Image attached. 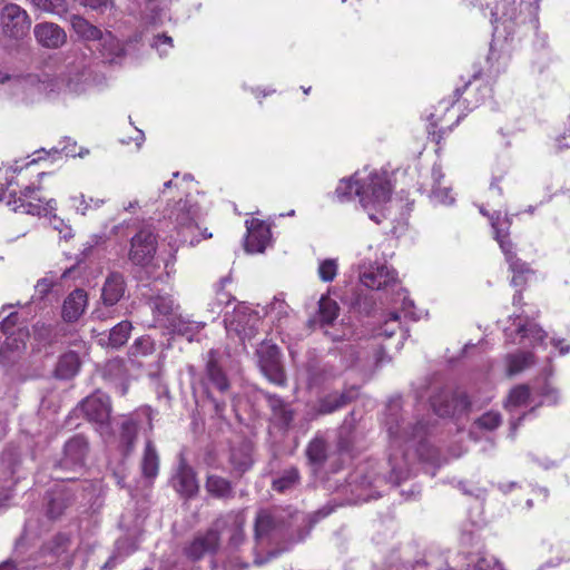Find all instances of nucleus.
<instances>
[{"label":"nucleus","instance_id":"nucleus-6","mask_svg":"<svg viewBox=\"0 0 570 570\" xmlns=\"http://www.w3.org/2000/svg\"><path fill=\"white\" fill-rule=\"evenodd\" d=\"M431 405L441 417L465 413L481 406L476 400L461 390L440 392L431 399Z\"/></svg>","mask_w":570,"mask_h":570},{"label":"nucleus","instance_id":"nucleus-24","mask_svg":"<svg viewBox=\"0 0 570 570\" xmlns=\"http://www.w3.org/2000/svg\"><path fill=\"white\" fill-rule=\"evenodd\" d=\"M354 413L351 412L343 421L337 431V449L340 452L352 453L358 443Z\"/></svg>","mask_w":570,"mask_h":570},{"label":"nucleus","instance_id":"nucleus-58","mask_svg":"<svg viewBox=\"0 0 570 570\" xmlns=\"http://www.w3.org/2000/svg\"><path fill=\"white\" fill-rule=\"evenodd\" d=\"M513 262H517L515 263V266H511L510 265V268L514 272V273H519V274H523L525 272H529V267L528 265L520 261L515 255H514V258H513Z\"/></svg>","mask_w":570,"mask_h":570},{"label":"nucleus","instance_id":"nucleus-19","mask_svg":"<svg viewBox=\"0 0 570 570\" xmlns=\"http://www.w3.org/2000/svg\"><path fill=\"white\" fill-rule=\"evenodd\" d=\"M219 534L226 528H230L229 544L234 548L239 547L245 541V518L240 513L229 512L217 518L214 522Z\"/></svg>","mask_w":570,"mask_h":570},{"label":"nucleus","instance_id":"nucleus-60","mask_svg":"<svg viewBox=\"0 0 570 570\" xmlns=\"http://www.w3.org/2000/svg\"><path fill=\"white\" fill-rule=\"evenodd\" d=\"M232 302V296L224 292L223 289L217 292V304L220 305H228Z\"/></svg>","mask_w":570,"mask_h":570},{"label":"nucleus","instance_id":"nucleus-52","mask_svg":"<svg viewBox=\"0 0 570 570\" xmlns=\"http://www.w3.org/2000/svg\"><path fill=\"white\" fill-rule=\"evenodd\" d=\"M540 395L543 396L544 402L548 404H557L559 400L558 391L550 385L549 383H544L541 387Z\"/></svg>","mask_w":570,"mask_h":570},{"label":"nucleus","instance_id":"nucleus-27","mask_svg":"<svg viewBox=\"0 0 570 570\" xmlns=\"http://www.w3.org/2000/svg\"><path fill=\"white\" fill-rule=\"evenodd\" d=\"M167 326L173 333L185 336L188 341H193V337L206 326V323L191 320L181 314H176L169 318Z\"/></svg>","mask_w":570,"mask_h":570},{"label":"nucleus","instance_id":"nucleus-30","mask_svg":"<svg viewBox=\"0 0 570 570\" xmlns=\"http://www.w3.org/2000/svg\"><path fill=\"white\" fill-rule=\"evenodd\" d=\"M141 474L145 479L153 480L159 471V455L153 441L146 439L145 449L140 460Z\"/></svg>","mask_w":570,"mask_h":570},{"label":"nucleus","instance_id":"nucleus-61","mask_svg":"<svg viewBox=\"0 0 570 570\" xmlns=\"http://www.w3.org/2000/svg\"><path fill=\"white\" fill-rule=\"evenodd\" d=\"M552 344H553L557 348H559V352H560L561 354H566V353L570 352V345H566V344H564V340H560V338H558V340H557V338H553V340H552Z\"/></svg>","mask_w":570,"mask_h":570},{"label":"nucleus","instance_id":"nucleus-7","mask_svg":"<svg viewBox=\"0 0 570 570\" xmlns=\"http://www.w3.org/2000/svg\"><path fill=\"white\" fill-rule=\"evenodd\" d=\"M155 228L146 224L130 239L129 261L137 266H148L157 252Z\"/></svg>","mask_w":570,"mask_h":570},{"label":"nucleus","instance_id":"nucleus-31","mask_svg":"<svg viewBox=\"0 0 570 570\" xmlns=\"http://www.w3.org/2000/svg\"><path fill=\"white\" fill-rule=\"evenodd\" d=\"M70 23L72 30L77 33V36L88 42H96L99 37H102V30L97 26L90 23L87 19L81 16L73 14L70 18Z\"/></svg>","mask_w":570,"mask_h":570},{"label":"nucleus","instance_id":"nucleus-4","mask_svg":"<svg viewBox=\"0 0 570 570\" xmlns=\"http://www.w3.org/2000/svg\"><path fill=\"white\" fill-rule=\"evenodd\" d=\"M40 188L35 186H26L19 194L10 191L8 197V206H11L13 212H20L33 216L47 215L55 209L53 199H45L39 196Z\"/></svg>","mask_w":570,"mask_h":570},{"label":"nucleus","instance_id":"nucleus-15","mask_svg":"<svg viewBox=\"0 0 570 570\" xmlns=\"http://www.w3.org/2000/svg\"><path fill=\"white\" fill-rule=\"evenodd\" d=\"M245 249L248 253H263L271 239V228L264 222L253 218L246 222Z\"/></svg>","mask_w":570,"mask_h":570},{"label":"nucleus","instance_id":"nucleus-42","mask_svg":"<svg viewBox=\"0 0 570 570\" xmlns=\"http://www.w3.org/2000/svg\"><path fill=\"white\" fill-rule=\"evenodd\" d=\"M389 461L391 465L389 481L394 485H399L401 481L407 479L410 475L407 464L405 462L402 464L399 463L396 455H391Z\"/></svg>","mask_w":570,"mask_h":570},{"label":"nucleus","instance_id":"nucleus-40","mask_svg":"<svg viewBox=\"0 0 570 570\" xmlns=\"http://www.w3.org/2000/svg\"><path fill=\"white\" fill-rule=\"evenodd\" d=\"M534 363V356L530 352H519L508 356V371L514 375Z\"/></svg>","mask_w":570,"mask_h":570},{"label":"nucleus","instance_id":"nucleus-38","mask_svg":"<svg viewBox=\"0 0 570 570\" xmlns=\"http://www.w3.org/2000/svg\"><path fill=\"white\" fill-rule=\"evenodd\" d=\"M131 328V323L128 321H121L115 325L109 332L108 346L119 348L125 345L129 338Z\"/></svg>","mask_w":570,"mask_h":570},{"label":"nucleus","instance_id":"nucleus-63","mask_svg":"<svg viewBox=\"0 0 570 570\" xmlns=\"http://www.w3.org/2000/svg\"><path fill=\"white\" fill-rule=\"evenodd\" d=\"M0 570H18V566L12 560H6L0 563Z\"/></svg>","mask_w":570,"mask_h":570},{"label":"nucleus","instance_id":"nucleus-21","mask_svg":"<svg viewBox=\"0 0 570 570\" xmlns=\"http://www.w3.org/2000/svg\"><path fill=\"white\" fill-rule=\"evenodd\" d=\"M171 483L176 492L185 499L195 497L199 489L195 471L184 463L179 465Z\"/></svg>","mask_w":570,"mask_h":570},{"label":"nucleus","instance_id":"nucleus-49","mask_svg":"<svg viewBox=\"0 0 570 570\" xmlns=\"http://www.w3.org/2000/svg\"><path fill=\"white\" fill-rule=\"evenodd\" d=\"M470 570H503L498 559L492 556L479 557Z\"/></svg>","mask_w":570,"mask_h":570},{"label":"nucleus","instance_id":"nucleus-3","mask_svg":"<svg viewBox=\"0 0 570 570\" xmlns=\"http://www.w3.org/2000/svg\"><path fill=\"white\" fill-rule=\"evenodd\" d=\"M203 384L206 389L207 397L214 405L215 413L222 416L226 407V402L225 400L215 399L210 394V389L217 390L220 394H226L230 389V382L219 364L218 352L216 350H210L207 353Z\"/></svg>","mask_w":570,"mask_h":570},{"label":"nucleus","instance_id":"nucleus-26","mask_svg":"<svg viewBox=\"0 0 570 570\" xmlns=\"http://www.w3.org/2000/svg\"><path fill=\"white\" fill-rule=\"evenodd\" d=\"M259 393L266 399L267 404L273 412V415L277 423L283 428H288L294 420V412L282 397L275 394H271L263 390Z\"/></svg>","mask_w":570,"mask_h":570},{"label":"nucleus","instance_id":"nucleus-44","mask_svg":"<svg viewBox=\"0 0 570 570\" xmlns=\"http://www.w3.org/2000/svg\"><path fill=\"white\" fill-rule=\"evenodd\" d=\"M502 422L501 414L499 412L489 411L475 420L474 424L482 430L493 431Z\"/></svg>","mask_w":570,"mask_h":570},{"label":"nucleus","instance_id":"nucleus-48","mask_svg":"<svg viewBox=\"0 0 570 570\" xmlns=\"http://www.w3.org/2000/svg\"><path fill=\"white\" fill-rule=\"evenodd\" d=\"M361 186L358 180L342 179L336 187L335 194L340 200L350 199L355 195V187Z\"/></svg>","mask_w":570,"mask_h":570},{"label":"nucleus","instance_id":"nucleus-53","mask_svg":"<svg viewBox=\"0 0 570 570\" xmlns=\"http://www.w3.org/2000/svg\"><path fill=\"white\" fill-rule=\"evenodd\" d=\"M85 7L92 10L105 11L107 8L112 7V0H79Z\"/></svg>","mask_w":570,"mask_h":570},{"label":"nucleus","instance_id":"nucleus-56","mask_svg":"<svg viewBox=\"0 0 570 570\" xmlns=\"http://www.w3.org/2000/svg\"><path fill=\"white\" fill-rule=\"evenodd\" d=\"M334 511V508L332 505H324L323 508L315 511L311 518V521L313 523L317 522L318 520L326 518Z\"/></svg>","mask_w":570,"mask_h":570},{"label":"nucleus","instance_id":"nucleus-16","mask_svg":"<svg viewBox=\"0 0 570 570\" xmlns=\"http://www.w3.org/2000/svg\"><path fill=\"white\" fill-rule=\"evenodd\" d=\"M199 207L190 199H179L176 202L168 214V218L175 224L177 228H193L196 227V219L198 218Z\"/></svg>","mask_w":570,"mask_h":570},{"label":"nucleus","instance_id":"nucleus-28","mask_svg":"<svg viewBox=\"0 0 570 570\" xmlns=\"http://www.w3.org/2000/svg\"><path fill=\"white\" fill-rule=\"evenodd\" d=\"M127 375L128 370L126 367L125 360L120 357L108 360L101 367L102 379L116 386H120L122 394L126 391L124 382Z\"/></svg>","mask_w":570,"mask_h":570},{"label":"nucleus","instance_id":"nucleus-11","mask_svg":"<svg viewBox=\"0 0 570 570\" xmlns=\"http://www.w3.org/2000/svg\"><path fill=\"white\" fill-rule=\"evenodd\" d=\"M77 410H80L89 422L105 425L110 419V397L100 391H96L91 395L83 399L79 403Z\"/></svg>","mask_w":570,"mask_h":570},{"label":"nucleus","instance_id":"nucleus-35","mask_svg":"<svg viewBox=\"0 0 570 570\" xmlns=\"http://www.w3.org/2000/svg\"><path fill=\"white\" fill-rule=\"evenodd\" d=\"M89 73L85 70L71 71L62 78L66 89L70 94H82L89 87Z\"/></svg>","mask_w":570,"mask_h":570},{"label":"nucleus","instance_id":"nucleus-12","mask_svg":"<svg viewBox=\"0 0 570 570\" xmlns=\"http://www.w3.org/2000/svg\"><path fill=\"white\" fill-rule=\"evenodd\" d=\"M219 534L213 524L204 533L195 535L193 541L184 549L186 557L193 561L200 560L205 554H213L218 550Z\"/></svg>","mask_w":570,"mask_h":570},{"label":"nucleus","instance_id":"nucleus-18","mask_svg":"<svg viewBox=\"0 0 570 570\" xmlns=\"http://www.w3.org/2000/svg\"><path fill=\"white\" fill-rule=\"evenodd\" d=\"M352 402L348 391H333L321 396L314 404L313 417L332 414Z\"/></svg>","mask_w":570,"mask_h":570},{"label":"nucleus","instance_id":"nucleus-22","mask_svg":"<svg viewBox=\"0 0 570 570\" xmlns=\"http://www.w3.org/2000/svg\"><path fill=\"white\" fill-rule=\"evenodd\" d=\"M88 304V295L85 289L76 288L63 301L61 316L63 321L73 323L83 314Z\"/></svg>","mask_w":570,"mask_h":570},{"label":"nucleus","instance_id":"nucleus-8","mask_svg":"<svg viewBox=\"0 0 570 570\" xmlns=\"http://www.w3.org/2000/svg\"><path fill=\"white\" fill-rule=\"evenodd\" d=\"M0 26L4 36L11 39H22L31 28L28 12L16 3H8L1 9Z\"/></svg>","mask_w":570,"mask_h":570},{"label":"nucleus","instance_id":"nucleus-55","mask_svg":"<svg viewBox=\"0 0 570 570\" xmlns=\"http://www.w3.org/2000/svg\"><path fill=\"white\" fill-rule=\"evenodd\" d=\"M286 550H287V548L273 549V550L268 551V553H267V556L265 558L256 556L255 559H254V564L262 566V564L266 563L267 561L272 560L273 558L278 557L282 552H284Z\"/></svg>","mask_w":570,"mask_h":570},{"label":"nucleus","instance_id":"nucleus-39","mask_svg":"<svg viewBox=\"0 0 570 570\" xmlns=\"http://www.w3.org/2000/svg\"><path fill=\"white\" fill-rule=\"evenodd\" d=\"M338 304L327 297L322 296L318 302V315H320V322L322 325H331L338 316Z\"/></svg>","mask_w":570,"mask_h":570},{"label":"nucleus","instance_id":"nucleus-33","mask_svg":"<svg viewBox=\"0 0 570 570\" xmlns=\"http://www.w3.org/2000/svg\"><path fill=\"white\" fill-rule=\"evenodd\" d=\"M279 521L268 511L261 510L255 519V540L259 542L278 528Z\"/></svg>","mask_w":570,"mask_h":570},{"label":"nucleus","instance_id":"nucleus-10","mask_svg":"<svg viewBox=\"0 0 570 570\" xmlns=\"http://www.w3.org/2000/svg\"><path fill=\"white\" fill-rule=\"evenodd\" d=\"M355 196L364 207L371 203H385L391 196V186L387 179L377 174H371L367 179L355 187Z\"/></svg>","mask_w":570,"mask_h":570},{"label":"nucleus","instance_id":"nucleus-59","mask_svg":"<svg viewBox=\"0 0 570 570\" xmlns=\"http://www.w3.org/2000/svg\"><path fill=\"white\" fill-rule=\"evenodd\" d=\"M160 45H167L168 47H173V39L166 35H158L155 38L154 46L158 49Z\"/></svg>","mask_w":570,"mask_h":570},{"label":"nucleus","instance_id":"nucleus-36","mask_svg":"<svg viewBox=\"0 0 570 570\" xmlns=\"http://www.w3.org/2000/svg\"><path fill=\"white\" fill-rule=\"evenodd\" d=\"M299 481V472L296 468L292 466L289 469L284 470L278 476L273 480L272 488L273 490L284 493L294 487Z\"/></svg>","mask_w":570,"mask_h":570},{"label":"nucleus","instance_id":"nucleus-47","mask_svg":"<svg viewBox=\"0 0 570 570\" xmlns=\"http://www.w3.org/2000/svg\"><path fill=\"white\" fill-rule=\"evenodd\" d=\"M517 333L522 337H531L534 342H542L547 335L537 324H519Z\"/></svg>","mask_w":570,"mask_h":570},{"label":"nucleus","instance_id":"nucleus-41","mask_svg":"<svg viewBox=\"0 0 570 570\" xmlns=\"http://www.w3.org/2000/svg\"><path fill=\"white\" fill-rule=\"evenodd\" d=\"M33 7L42 12L62 16L68 11L66 0H31Z\"/></svg>","mask_w":570,"mask_h":570},{"label":"nucleus","instance_id":"nucleus-34","mask_svg":"<svg viewBox=\"0 0 570 570\" xmlns=\"http://www.w3.org/2000/svg\"><path fill=\"white\" fill-rule=\"evenodd\" d=\"M149 306L155 314L164 316L169 323V318L177 313L175 312L176 305L174 299L168 294H158L149 298Z\"/></svg>","mask_w":570,"mask_h":570},{"label":"nucleus","instance_id":"nucleus-2","mask_svg":"<svg viewBox=\"0 0 570 570\" xmlns=\"http://www.w3.org/2000/svg\"><path fill=\"white\" fill-rule=\"evenodd\" d=\"M153 414L150 406H144L122 416L119 423L118 442L124 456H129L134 452L141 430L154 429Z\"/></svg>","mask_w":570,"mask_h":570},{"label":"nucleus","instance_id":"nucleus-50","mask_svg":"<svg viewBox=\"0 0 570 570\" xmlns=\"http://www.w3.org/2000/svg\"><path fill=\"white\" fill-rule=\"evenodd\" d=\"M497 240L499 242L500 244V247L501 249L503 250L505 257H507V261L509 262V264L511 266H515V263L517 262H513V258H514V252L512 250L513 248V245L511 243V240L508 238V236L505 235H501L499 230H497V236H495Z\"/></svg>","mask_w":570,"mask_h":570},{"label":"nucleus","instance_id":"nucleus-13","mask_svg":"<svg viewBox=\"0 0 570 570\" xmlns=\"http://www.w3.org/2000/svg\"><path fill=\"white\" fill-rule=\"evenodd\" d=\"M47 515L50 519L60 518L76 500L75 490L65 484H57L47 493Z\"/></svg>","mask_w":570,"mask_h":570},{"label":"nucleus","instance_id":"nucleus-64","mask_svg":"<svg viewBox=\"0 0 570 570\" xmlns=\"http://www.w3.org/2000/svg\"><path fill=\"white\" fill-rule=\"evenodd\" d=\"M8 353H9V344L0 347V362L4 365L7 364L6 358H7Z\"/></svg>","mask_w":570,"mask_h":570},{"label":"nucleus","instance_id":"nucleus-43","mask_svg":"<svg viewBox=\"0 0 570 570\" xmlns=\"http://www.w3.org/2000/svg\"><path fill=\"white\" fill-rule=\"evenodd\" d=\"M155 352V342L150 336H141L135 340L129 348L131 356H147Z\"/></svg>","mask_w":570,"mask_h":570},{"label":"nucleus","instance_id":"nucleus-5","mask_svg":"<svg viewBox=\"0 0 570 570\" xmlns=\"http://www.w3.org/2000/svg\"><path fill=\"white\" fill-rule=\"evenodd\" d=\"M257 364L262 374L273 384L284 386L286 384V373L282 362L279 347L268 341L259 344L255 352Z\"/></svg>","mask_w":570,"mask_h":570},{"label":"nucleus","instance_id":"nucleus-45","mask_svg":"<svg viewBox=\"0 0 570 570\" xmlns=\"http://www.w3.org/2000/svg\"><path fill=\"white\" fill-rule=\"evenodd\" d=\"M530 390L527 385H518L509 393L505 406H520L528 402Z\"/></svg>","mask_w":570,"mask_h":570},{"label":"nucleus","instance_id":"nucleus-37","mask_svg":"<svg viewBox=\"0 0 570 570\" xmlns=\"http://www.w3.org/2000/svg\"><path fill=\"white\" fill-rule=\"evenodd\" d=\"M306 456L312 464L317 466L323 465L327 459V445L325 440L314 438L306 448Z\"/></svg>","mask_w":570,"mask_h":570},{"label":"nucleus","instance_id":"nucleus-1","mask_svg":"<svg viewBox=\"0 0 570 570\" xmlns=\"http://www.w3.org/2000/svg\"><path fill=\"white\" fill-rule=\"evenodd\" d=\"M89 451L90 444L86 435L75 434L67 440L61 456L53 464V471L57 473L56 478L69 481L76 480V475L67 474H78L83 471Z\"/></svg>","mask_w":570,"mask_h":570},{"label":"nucleus","instance_id":"nucleus-20","mask_svg":"<svg viewBox=\"0 0 570 570\" xmlns=\"http://www.w3.org/2000/svg\"><path fill=\"white\" fill-rule=\"evenodd\" d=\"M361 282L371 289H382L396 282V273L385 265L371 266L361 275Z\"/></svg>","mask_w":570,"mask_h":570},{"label":"nucleus","instance_id":"nucleus-62","mask_svg":"<svg viewBox=\"0 0 570 570\" xmlns=\"http://www.w3.org/2000/svg\"><path fill=\"white\" fill-rule=\"evenodd\" d=\"M8 424L7 419L0 413V441L7 435Z\"/></svg>","mask_w":570,"mask_h":570},{"label":"nucleus","instance_id":"nucleus-25","mask_svg":"<svg viewBox=\"0 0 570 570\" xmlns=\"http://www.w3.org/2000/svg\"><path fill=\"white\" fill-rule=\"evenodd\" d=\"M126 289L125 277L118 272L110 273L102 286L101 298L106 306L116 305L124 296Z\"/></svg>","mask_w":570,"mask_h":570},{"label":"nucleus","instance_id":"nucleus-54","mask_svg":"<svg viewBox=\"0 0 570 570\" xmlns=\"http://www.w3.org/2000/svg\"><path fill=\"white\" fill-rule=\"evenodd\" d=\"M55 281L50 277L39 279L35 286L36 292L39 293L40 298H43L52 288Z\"/></svg>","mask_w":570,"mask_h":570},{"label":"nucleus","instance_id":"nucleus-14","mask_svg":"<svg viewBox=\"0 0 570 570\" xmlns=\"http://www.w3.org/2000/svg\"><path fill=\"white\" fill-rule=\"evenodd\" d=\"M33 36L39 46L46 49H59L67 42L66 31L55 22H40L33 27Z\"/></svg>","mask_w":570,"mask_h":570},{"label":"nucleus","instance_id":"nucleus-29","mask_svg":"<svg viewBox=\"0 0 570 570\" xmlns=\"http://www.w3.org/2000/svg\"><path fill=\"white\" fill-rule=\"evenodd\" d=\"M205 489L215 499L230 500L235 497L232 481L217 474L207 475Z\"/></svg>","mask_w":570,"mask_h":570},{"label":"nucleus","instance_id":"nucleus-46","mask_svg":"<svg viewBox=\"0 0 570 570\" xmlns=\"http://www.w3.org/2000/svg\"><path fill=\"white\" fill-rule=\"evenodd\" d=\"M337 261L334 258H327L320 263L318 266V276L320 278L325 282H332L336 275H337Z\"/></svg>","mask_w":570,"mask_h":570},{"label":"nucleus","instance_id":"nucleus-17","mask_svg":"<svg viewBox=\"0 0 570 570\" xmlns=\"http://www.w3.org/2000/svg\"><path fill=\"white\" fill-rule=\"evenodd\" d=\"M95 48L107 63H119L126 56L124 45L108 30L95 42Z\"/></svg>","mask_w":570,"mask_h":570},{"label":"nucleus","instance_id":"nucleus-23","mask_svg":"<svg viewBox=\"0 0 570 570\" xmlns=\"http://www.w3.org/2000/svg\"><path fill=\"white\" fill-rule=\"evenodd\" d=\"M252 445L247 442H242L230 449L228 461L235 476L242 478L252 468Z\"/></svg>","mask_w":570,"mask_h":570},{"label":"nucleus","instance_id":"nucleus-51","mask_svg":"<svg viewBox=\"0 0 570 570\" xmlns=\"http://www.w3.org/2000/svg\"><path fill=\"white\" fill-rule=\"evenodd\" d=\"M451 189L448 187H441L440 184L434 186L432 189V198L440 204H452L453 197L450 195Z\"/></svg>","mask_w":570,"mask_h":570},{"label":"nucleus","instance_id":"nucleus-32","mask_svg":"<svg viewBox=\"0 0 570 570\" xmlns=\"http://www.w3.org/2000/svg\"><path fill=\"white\" fill-rule=\"evenodd\" d=\"M80 361L76 352L70 351L61 355L56 365V377L61 380L72 379L79 371Z\"/></svg>","mask_w":570,"mask_h":570},{"label":"nucleus","instance_id":"nucleus-9","mask_svg":"<svg viewBox=\"0 0 570 570\" xmlns=\"http://www.w3.org/2000/svg\"><path fill=\"white\" fill-rule=\"evenodd\" d=\"M397 407V403H393L389 406L390 413L386 417V426L390 436L395 441L400 440L403 442L422 439L425 434L426 425L422 421H416L413 424H405L404 421L400 420L396 414Z\"/></svg>","mask_w":570,"mask_h":570},{"label":"nucleus","instance_id":"nucleus-57","mask_svg":"<svg viewBox=\"0 0 570 570\" xmlns=\"http://www.w3.org/2000/svg\"><path fill=\"white\" fill-rule=\"evenodd\" d=\"M248 568V563L240 562L238 559H230L225 564V570H246Z\"/></svg>","mask_w":570,"mask_h":570}]
</instances>
